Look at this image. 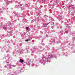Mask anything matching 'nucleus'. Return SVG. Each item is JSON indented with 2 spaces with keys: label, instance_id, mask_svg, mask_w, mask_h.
Returning a JSON list of instances; mask_svg holds the SVG:
<instances>
[{
  "label": "nucleus",
  "instance_id": "nucleus-3",
  "mask_svg": "<svg viewBox=\"0 0 75 75\" xmlns=\"http://www.w3.org/2000/svg\"><path fill=\"white\" fill-rule=\"evenodd\" d=\"M29 40V39H27L26 40V41H27V42H28V40Z\"/></svg>",
  "mask_w": 75,
  "mask_h": 75
},
{
  "label": "nucleus",
  "instance_id": "nucleus-4",
  "mask_svg": "<svg viewBox=\"0 0 75 75\" xmlns=\"http://www.w3.org/2000/svg\"><path fill=\"white\" fill-rule=\"evenodd\" d=\"M26 28L27 30H28V27H27Z\"/></svg>",
  "mask_w": 75,
  "mask_h": 75
},
{
  "label": "nucleus",
  "instance_id": "nucleus-2",
  "mask_svg": "<svg viewBox=\"0 0 75 75\" xmlns=\"http://www.w3.org/2000/svg\"><path fill=\"white\" fill-rule=\"evenodd\" d=\"M8 3H9V1H6V3L7 4H8Z\"/></svg>",
  "mask_w": 75,
  "mask_h": 75
},
{
  "label": "nucleus",
  "instance_id": "nucleus-1",
  "mask_svg": "<svg viewBox=\"0 0 75 75\" xmlns=\"http://www.w3.org/2000/svg\"><path fill=\"white\" fill-rule=\"evenodd\" d=\"M20 61L21 62H24V60H22V59H20Z\"/></svg>",
  "mask_w": 75,
  "mask_h": 75
}]
</instances>
